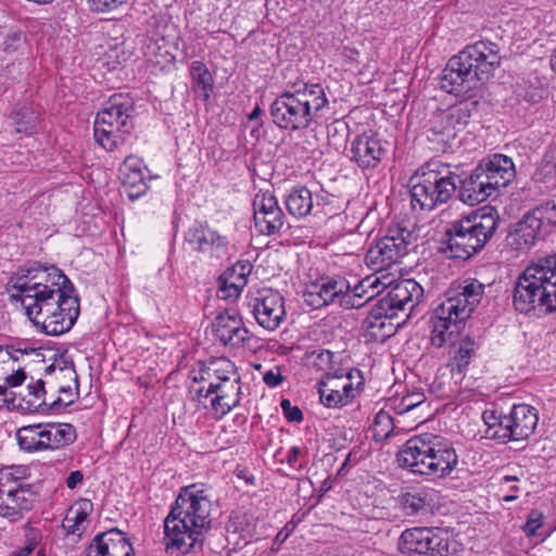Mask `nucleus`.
Returning <instances> with one entry per match:
<instances>
[{
  "mask_svg": "<svg viewBox=\"0 0 556 556\" xmlns=\"http://www.w3.org/2000/svg\"><path fill=\"white\" fill-rule=\"evenodd\" d=\"M497 223L498 215L493 208L453 222L446 230V251L451 257L469 258L490 240Z\"/></svg>",
  "mask_w": 556,
  "mask_h": 556,
  "instance_id": "6e6552de",
  "label": "nucleus"
},
{
  "mask_svg": "<svg viewBox=\"0 0 556 556\" xmlns=\"http://www.w3.org/2000/svg\"><path fill=\"white\" fill-rule=\"evenodd\" d=\"M283 380H285V377L282 376L279 367H273L263 374V381L269 388L278 387L279 384H281L283 382Z\"/></svg>",
  "mask_w": 556,
  "mask_h": 556,
  "instance_id": "5fc2aeb1",
  "label": "nucleus"
},
{
  "mask_svg": "<svg viewBox=\"0 0 556 556\" xmlns=\"http://www.w3.org/2000/svg\"><path fill=\"white\" fill-rule=\"evenodd\" d=\"M12 118L15 123V131L18 134L30 135L37 130L38 117L28 106H22L16 110Z\"/></svg>",
  "mask_w": 556,
  "mask_h": 556,
  "instance_id": "ea45409f",
  "label": "nucleus"
},
{
  "mask_svg": "<svg viewBox=\"0 0 556 556\" xmlns=\"http://www.w3.org/2000/svg\"><path fill=\"white\" fill-rule=\"evenodd\" d=\"M86 556H134L126 534L117 529L98 534L86 551Z\"/></svg>",
  "mask_w": 556,
  "mask_h": 556,
  "instance_id": "393cba45",
  "label": "nucleus"
},
{
  "mask_svg": "<svg viewBox=\"0 0 556 556\" xmlns=\"http://www.w3.org/2000/svg\"><path fill=\"white\" fill-rule=\"evenodd\" d=\"M386 287H380L381 291L390 288L386 295L378 300L367 318L368 328H384V319H393L403 315L409 317L415 306L424 295L422 287L414 279H402L393 281L386 276Z\"/></svg>",
  "mask_w": 556,
  "mask_h": 556,
  "instance_id": "9d476101",
  "label": "nucleus"
},
{
  "mask_svg": "<svg viewBox=\"0 0 556 556\" xmlns=\"http://www.w3.org/2000/svg\"><path fill=\"white\" fill-rule=\"evenodd\" d=\"M352 160L361 167H375L386 153L382 140L374 135L358 136L351 147Z\"/></svg>",
  "mask_w": 556,
  "mask_h": 556,
  "instance_id": "cd10ccee",
  "label": "nucleus"
},
{
  "mask_svg": "<svg viewBox=\"0 0 556 556\" xmlns=\"http://www.w3.org/2000/svg\"><path fill=\"white\" fill-rule=\"evenodd\" d=\"M211 508L207 488L199 484L182 488L164 520L166 551L180 554L191 552L210 528Z\"/></svg>",
  "mask_w": 556,
  "mask_h": 556,
  "instance_id": "f03ea898",
  "label": "nucleus"
},
{
  "mask_svg": "<svg viewBox=\"0 0 556 556\" xmlns=\"http://www.w3.org/2000/svg\"><path fill=\"white\" fill-rule=\"evenodd\" d=\"M84 475L80 470H75L70 473L66 479V486L68 489H75L79 483L83 482Z\"/></svg>",
  "mask_w": 556,
  "mask_h": 556,
  "instance_id": "13d9d810",
  "label": "nucleus"
},
{
  "mask_svg": "<svg viewBox=\"0 0 556 556\" xmlns=\"http://www.w3.org/2000/svg\"><path fill=\"white\" fill-rule=\"evenodd\" d=\"M482 419L486 426L485 435L490 439L502 441V422L504 415H497L494 410H485L482 414Z\"/></svg>",
  "mask_w": 556,
  "mask_h": 556,
  "instance_id": "de8ad7c7",
  "label": "nucleus"
},
{
  "mask_svg": "<svg viewBox=\"0 0 556 556\" xmlns=\"http://www.w3.org/2000/svg\"><path fill=\"white\" fill-rule=\"evenodd\" d=\"M426 401L424 392H410L400 399H393L388 404L390 409H393L396 414L402 415L422 405Z\"/></svg>",
  "mask_w": 556,
  "mask_h": 556,
  "instance_id": "a19ab883",
  "label": "nucleus"
},
{
  "mask_svg": "<svg viewBox=\"0 0 556 556\" xmlns=\"http://www.w3.org/2000/svg\"><path fill=\"white\" fill-rule=\"evenodd\" d=\"M132 106V100L128 96L114 94L97 114L93 125L94 139L106 151L117 149L130 132Z\"/></svg>",
  "mask_w": 556,
  "mask_h": 556,
  "instance_id": "9b49d317",
  "label": "nucleus"
},
{
  "mask_svg": "<svg viewBox=\"0 0 556 556\" xmlns=\"http://www.w3.org/2000/svg\"><path fill=\"white\" fill-rule=\"evenodd\" d=\"M187 241L193 250L217 256L226 253L228 245L227 238L207 225L191 228L188 231Z\"/></svg>",
  "mask_w": 556,
  "mask_h": 556,
  "instance_id": "a878e982",
  "label": "nucleus"
},
{
  "mask_svg": "<svg viewBox=\"0 0 556 556\" xmlns=\"http://www.w3.org/2000/svg\"><path fill=\"white\" fill-rule=\"evenodd\" d=\"M201 386L194 390L197 401L216 418H222L241 401V378L228 358L211 361L202 370Z\"/></svg>",
  "mask_w": 556,
  "mask_h": 556,
  "instance_id": "423d86ee",
  "label": "nucleus"
},
{
  "mask_svg": "<svg viewBox=\"0 0 556 556\" xmlns=\"http://www.w3.org/2000/svg\"><path fill=\"white\" fill-rule=\"evenodd\" d=\"M45 386L50 407H65L78 397V377L74 364L65 355L54 357L45 368Z\"/></svg>",
  "mask_w": 556,
  "mask_h": 556,
  "instance_id": "ddd939ff",
  "label": "nucleus"
},
{
  "mask_svg": "<svg viewBox=\"0 0 556 556\" xmlns=\"http://www.w3.org/2000/svg\"><path fill=\"white\" fill-rule=\"evenodd\" d=\"M43 450H56L73 443L76 431L70 424H43Z\"/></svg>",
  "mask_w": 556,
  "mask_h": 556,
  "instance_id": "72a5a7b5",
  "label": "nucleus"
},
{
  "mask_svg": "<svg viewBox=\"0 0 556 556\" xmlns=\"http://www.w3.org/2000/svg\"><path fill=\"white\" fill-rule=\"evenodd\" d=\"M478 167L483 172L482 175L492 182L496 192L501 188L507 187L516 174L513 160L504 154H493L484 159Z\"/></svg>",
  "mask_w": 556,
  "mask_h": 556,
  "instance_id": "bb28decb",
  "label": "nucleus"
},
{
  "mask_svg": "<svg viewBox=\"0 0 556 556\" xmlns=\"http://www.w3.org/2000/svg\"><path fill=\"white\" fill-rule=\"evenodd\" d=\"M26 538L25 545L20 551L14 552L12 556H27L34 551L37 545V534L34 531H29Z\"/></svg>",
  "mask_w": 556,
  "mask_h": 556,
  "instance_id": "4d7b16f0",
  "label": "nucleus"
},
{
  "mask_svg": "<svg viewBox=\"0 0 556 556\" xmlns=\"http://www.w3.org/2000/svg\"><path fill=\"white\" fill-rule=\"evenodd\" d=\"M501 64L496 43L485 40L467 46L450 59L442 72L441 88L448 93L465 96L489 79Z\"/></svg>",
  "mask_w": 556,
  "mask_h": 556,
  "instance_id": "7ed1b4c3",
  "label": "nucleus"
},
{
  "mask_svg": "<svg viewBox=\"0 0 556 556\" xmlns=\"http://www.w3.org/2000/svg\"><path fill=\"white\" fill-rule=\"evenodd\" d=\"M252 271L249 262H237L219 277V292L223 299H237L248 282Z\"/></svg>",
  "mask_w": 556,
  "mask_h": 556,
  "instance_id": "7c9ffc66",
  "label": "nucleus"
},
{
  "mask_svg": "<svg viewBox=\"0 0 556 556\" xmlns=\"http://www.w3.org/2000/svg\"><path fill=\"white\" fill-rule=\"evenodd\" d=\"M290 532H291V529L289 528V525H287L285 527V529L276 535L274 545H277V547L274 546L273 549H278L279 545L282 544L288 539V536L290 535Z\"/></svg>",
  "mask_w": 556,
  "mask_h": 556,
  "instance_id": "bf43d9fd",
  "label": "nucleus"
},
{
  "mask_svg": "<svg viewBox=\"0 0 556 556\" xmlns=\"http://www.w3.org/2000/svg\"><path fill=\"white\" fill-rule=\"evenodd\" d=\"M43 424L29 425L20 428L16 439L20 446L27 452L42 451Z\"/></svg>",
  "mask_w": 556,
  "mask_h": 556,
  "instance_id": "4c0bfd02",
  "label": "nucleus"
},
{
  "mask_svg": "<svg viewBox=\"0 0 556 556\" xmlns=\"http://www.w3.org/2000/svg\"><path fill=\"white\" fill-rule=\"evenodd\" d=\"M127 58L128 54L123 47L114 46L105 51L98 60V64L100 67H104L111 72L122 66L127 61Z\"/></svg>",
  "mask_w": 556,
  "mask_h": 556,
  "instance_id": "a18cd8bd",
  "label": "nucleus"
},
{
  "mask_svg": "<svg viewBox=\"0 0 556 556\" xmlns=\"http://www.w3.org/2000/svg\"><path fill=\"white\" fill-rule=\"evenodd\" d=\"M317 204L324 206L325 216L333 217L341 212L338 198L328 193L319 194Z\"/></svg>",
  "mask_w": 556,
  "mask_h": 556,
  "instance_id": "3c124183",
  "label": "nucleus"
},
{
  "mask_svg": "<svg viewBox=\"0 0 556 556\" xmlns=\"http://www.w3.org/2000/svg\"><path fill=\"white\" fill-rule=\"evenodd\" d=\"M510 490L518 491V486L514 485V486L510 488Z\"/></svg>",
  "mask_w": 556,
  "mask_h": 556,
  "instance_id": "774afa93",
  "label": "nucleus"
},
{
  "mask_svg": "<svg viewBox=\"0 0 556 556\" xmlns=\"http://www.w3.org/2000/svg\"><path fill=\"white\" fill-rule=\"evenodd\" d=\"M311 91H296L277 98L270 109L274 123L281 128L307 127L311 123Z\"/></svg>",
  "mask_w": 556,
  "mask_h": 556,
  "instance_id": "f3484780",
  "label": "nucleus"
},
{
  "mask_svg": "<svg viewBox=\"0 0 556 556\" xmlns=\"http://www.w3.org/2000/svg\"><path fill=\"white\" fill-rule=\"evenodd\" d=\"M340 325L339 318L337 316H328L323 318L318 323V336L323 342H329L332 337L336 328Z\"/></svg>",
  "mask_w": 556,
  "mask_h": 556,
  "instance_id": "8fccbe9b",
  "label": "nucleus"
},
{
  "mask_svg": "<svg viewBox=\"0 0 556 556\" xmlns=\"http://www.w3.org/2000/svg\"><path fill=\"white\" fill-rule=\"evenodd\" d=\"M452 346L455 349L453 366H456L458 370L462 371L469 364L471 355L475 351V343L466 337L459 341L456 339L455 344Z\"/></svg>",
  "mask_w": 556,
  "mask_h": 556,
  "instance_id": "37998d69",
  "label": "nucleus"
},
{
  "mask_svg": "<svg viewBox=\"0 0 556 556\" xmlns=\"http://www.w3.org/2000/svg\"><path fill=\"white\" fill-rule=\"evenodd\" d=\"M337 370H344L341 368L339 363V356H336L329 350H321L315 356V372H320V375L334 374Z\"/></svg>",
  "mask_w": 556,
  "mask_h": 556,
  "instance_id": "c03bdc74",
  "label": "nucleus"
},
{
  "mask_svg": "<svg viewBox=\"0 0 556 556\" xmlns=\"http://www.w3.org/2000/svg\"><path fill=\"white\" fill-rule=\"evenodd\" d=\"M289 213L295 217H305L313 208V195L305 187L293 189L286 201Z\"/></svg>",
  "mask_w": 556,
  "mask_h": 556,
  "instance_id": "e433bc0d",
  "label": "nucleus"
},
{
  "mask_svg": "<svg viewBox=\"0 0 556 556\" xmlns=\"http://www.w3.org/2000/svg\"><path fill=\"white\" fill-rule=\"evenodd\" d=\"M315 309L332 303L336 299H341L349 290V285L341 277L320 278L315 280Z\"/></svg>",
  "mask_w": 556,
  "mask_h": 556,
  "instance_id": "473e14b6",
  "label": "nucleus"
},
{
  "mask_svg": "<svg viewBox=\"0 0 556 556\" xmlns=\"http://www.w3.org/2000/svg\"><path fill=\"white\" fill-rule=\"evenodd\" d=\"M539 421L538 412L528 404H515L502 422V442L528 439Z\"/></svg>",
  "mask_w": 556,
  "mask_h": 556,
  "instance_id": "6ab92c4d",
  "label": "nucleus"
},
{
  "mask_svg": "<svg viewBox=\"0 0 556 556\" xmlns=\"http://www.w3.org/2000/svg\"><path fill=\"white\" fill-rule=\"evenodd\" d=\"M549 63L552 70L556 73V52L552 54Z\"/></svg>",
  "mask_w": 556,
  "mask_h": 556,
  "instance_id": "0e129e2a",
  "label": "nucleus"
},
{
  "mask_svg": "<svg viewBox=\"0 0 556 556\" xmlns=\"http://www.w3.org/2000/svg\"><path fill=\"white\" fill-rule=\"evenodd\" d=\"M190 76L194 92L207 100L213 91L214 79L206 65L193 61L190 65Z\"/></svg>",
  "mask_w": 556,
  "mask_h": 556,
  "instance_id": "c9c22d12",
  "label": "nucleus"
},
{
  "mask_svg": "<svg viewBox=\"0 0 556 556\" xmlns=\"http://www.w3.org/2000/svg\"><path fill=\"white\" fill-rule=\"evenodd\" d=\"M483 292L484 286L477 280L447 291L445 300L434 309L431 318L433 346L455 344L462 324L480 303Z\"/></svg>",
  "mask_w": 556,
  "mask_h": 556,
  "instance_id": "0eeeda50",
  "label": "nucleus"
},
{
  "mask_svg": "<svg viewBox=\"0 0 556 556\" xmlns=\"http://www.w3.org/2000/svg\"><path fill=\"white\" fill-rule=\"evenodd\" d=\"M542 526V515L538 513H532L526 525L523 526V531L528 536H532L535 534L536 530Z\"/></svg>",
  "mask_w": 556,
  "mask_h": 556,
  "instance_id": "6e6d98bb",
  "label": "nucleus"
},
{
  "mask_svg": "<svg viewBox=\"0 0 556 556\" xmlns=\"http://www.w3.org/2000/svg\"><path fill=\"white\" fill-rule=\"evenodd\" d=\"M533 211L542 222L543 227L546 225L556 226V198L536 206Z\"/></svg>",
  "mask_w": 556,
  "mask_h": 556,
  "instance_id": "09e8293b",
  "label": "nucleus"
},
{
  "mask_svg": "<svg viewBox=\"0 0 556 556\" xmlns=\"http://www.w3.org/2000/svg\"><path fill=\"white\" fill-rule=\"evenodd\" d=\"M92 511V503L89 500L76 501L67 510L63 520L66 532L80 535L88 526V517Z\"/></svg>",
  "mask_w": 556,
  "mask_h": 556,
  "instance_id": "f704fd0d",
  "label": "nucleus"
},
{
  "mask_svg": "<svg viewBox=\"0 0 556 556\" xmlns=\"http://www.w3.org/2000/svg\"><path fill=\"white\" fill-rule=\"evenodd\" d=\"M482 174L483 172L477 166L472 173L462 181L460 199L464 203L473 206L496 193L492 182Z\"/></svg>",
  "mask_w": 556,
  "mask_h": 556,
  "instance_id": "c756f323",
  "label": "nucleus"
},
{
  "mask_svg": "<svg viewBox=\"0 0 556 556\" xmlns=\"http://www.w3.org/2000/svg\"><path fill=\"white\" fill-rule=\"evenodd\" d=\"M321 97L315 98V110H320L326 103L327 99L325 98L324 91L320 90Z\"/></svg>",
  "mask_w": 556,
  "mask_h": 556,
  "instance_id": "052dcab7",
  "label": "nucleus"
},
{
  "mask_svg": "<svg viewBox=\"0 0 556 556\" xmlns=\"http://www.w3.org/2000/svg\"><path fill=\"white\" fill-rule=\"evenodd\" d=\"M397 463L409 472L432 481L450 476L458 465V456L446 439L422 433L406 441L397 453Z\"/></svg>",
  "mask_w": 556,
  "mask_h": 556,
  "instance_id": "20e7f679",
  "label": "nucleus"
},
{
  "mask_svg": "<svg viewBox=\"0 0 556 556\" xmlns=\"http://www.w3.org/2000/svg\"><path fill=\"white\" fill-rule=\"evenodd\" d=\"M28 359L43 362L42 350L35 348L10 350L0 346V395L8 388L18 387L26 380Z\"/></svg>",
  "mask_w": 556,
  "mask_h": 556,
  "instance_id": "a211bd4d",
  "label": "nucleus"
},
{
  "mask_svg": "<svg viewBox=\"0 0 556 556\" xmlns=\"http://www.w3.org/2000/svg\"><path fill=\"white\" fill-rule=\"evenodd\" d=\"M387 285L386 275L366 277L354 288L352 294L348 291L344 293L343 305L361 307L366 302L380 294V287H386Z\"/></svg>",
  "mask_w": 556,
  "mask_h": 556,
  "instance_id": "2f4dec72",
  "label": "nucleus"
},
{
  "mask_svg": "<svg viewBox=\"0 0 556 556\" xmlns=\"http://www.w3.org/2000/svg\"><path fill=\"white\" fill-rule=\"evenodd\" d=\"M513 303L522 314L556 311V255L539 258L526 267L516 282Z\"/></svg>",
  "mask_w": 556,
  "mask_h": 556,
  "instance_id": "39448f33",
  "label": "nucleus"
},
{
  "mask_svg": "<svg viewBox=\"0 0 556 556\" xmlns=\"http://www.w3.org/2000/svg\"><path fill=\"white\" fill-rule=\"evenodd\" d=\"M126 0H88L89 7L96 12H109L124 4Z\"/></svg>",
  "mask_w": 556,
  "mask_h": 556,
  "instance_id": "603ef678",
  "label": "nucleus"
},
{
  "mask_svg": "<svg viewBox=\"0 0 556 556\" xmlns=\"http://www.w3.org/2000/svg\"><path fill=\"white\" fill-rule=\"evenodd\" d=\"M213 332L223 344L231 346L242 345L249 334L236 309L219 313L213 321Z\"/></svg>",
  "mask_w": 556,
  "mask_h": 556,
  "instance_id": "b1692460",
  "label": "nucleus"
},
{
  "mask_svg": "<svg viewBox=\"0 0 556 556\" xmlns=\"http://www.w3.org/2000/svg\"><path fill=\"white\" fill-rule=\"evenodd\" d=\"M24 408L30 412L38 410L40 407L49 406V395L47 394V386L43 380H38L36 383L27 386V394L24 395Z\"/></svg>",
  "mask_w": 556,
  "mask_h": 556,
  "instance_id": "58836bf2",
  "label": "nucleus"
},
{
  "mask_svg": "<svg viewBox=\"0 0 556 556\" xmlns=\"http://www.w3.org/2000/svg\"><path fill=\"white\" fill-rule=\"evenodd\" d=\"M458 181V176L450 165L439 161L427 163L410 179L413 207L431 211L446 203L454 194Z\"/></svg>",
  "mask_w": 556,
  "mask_h": 556,
  "instance_id": "1a4fd4ad",
  "label": "nucleus"
},
{
  "mask_svg": "<svg viewBox=\"0 0 556 556\" xmlns=\"http://www.w3.org/2000/svg\"><path fill=\"white\" fill-rule=\"evenodd\" d=\"M154 49H155V45H149L147 47V52H146V55L149 58L150 61L152 62H155V63H160L161 61L155 59L153 60V56H154Z\"/></svg>",
  "mask_w": 556,
  "mask_h": 556,
  "instance_id": "680f3d73",
  "label": "nucleus"
},
{
  "mask_svg": "<svg viewBox=\"0 0 556 556\" xmlns=\"http://www.w3.org/2000/svg\"><path fill=\"white\" fill-rule=\"evenodd\" d=\"M355 376L361 378L357 370H337L334 374L319 375V402L327 408H341L349 405L358 394L362 381L354 382Z\"/></svg>",
  "mask_w": 556,
  "mask_h": 556,
  "instance_id": "dca6fc26",
  "label": "nucleus"
},
{
  "mask_svg": "<svg viewBox=\"0 0 556 556\" xmlns=\"http://www.w3.org/2000/svg\"><path fill=\"white\" fill-rule=\"evenodd\" d=\"M254 317L267 330L277 329L286 316L283 298L271 289L257 291L252 300Z\"/></svg>",
  "mask_w": 556,
  "mask_h": 556,
  "instance_id": "4be33fe9",
  "label": "nucleus"
},
{
  "mask_svg": "<svg viewBox=\"0 0 556 556\" xmlns=\"http://www.w3.org/2000/svg\"><path fill=\"white\" fill-rule=\"evenodd\" d=\"M394 431L393 418L389 410H379L372 422V435L376 441L388 439Z\"/></svg>",
  "mask_w": 556,
  "mask_h": 556,
  "instance_id": "79ce46f5",
  "label": "nucleus"
},
{
  "mask_svg": "<svg viewBox=\"0 0 556 556\" xmlns=\"http://www.w3.org/2000/svg\"><path fill=\"white\" fill-rule=\"evenodd\" d=\"M542 228V222L532 210L516 224L515 229L507 237V242L516 250L527 251L534 245Z\"/></svg>",
  "mask_w": 556,
  "mask_h": 556,
  "instance_id": "c85d7f7f",
  "label": "nucleus"
},
{
  "mask_svg": "<svg viewBox=\"0 0 556 556\" xmlns=\"http://www.w3.org/2000/svg\"><path fill=\"white\" fill-rule=\"evenodd\" d=\"M399 549L402 553L452 556L458 551V543L448 531L441 528H413L400 536Z\"/></svg>",
  "mask_w": 556,
  "mask_h": 556,
  "instance_id": "4468645a",
  "label": "nucleus"
},
{
  "mask_svg": "<svg viewBox=\"0 0 556 556\" xmlns=\"http://www.w3.org/2000/svg\"><path fill=\"white\" fill-rule=\"evenodd\" d=\"M401 504L406 515H416L427 505L426 494L407 492L402 495Z\"/></svg>",
  "mask_w": 556,
  "mask_h": 556,
  "instance_id": "49530a36",
  "label": "nucleus"
},
{
  "mask_svg": "<svg viewBox=\"0 0 556 556\" xmlns=\"http://www.w3.org/2000/svg\"><path fill=\"white\" fill-rule=\"evenodd\" d=\"M280 405L288 421L299 422L302 420L301 409L298 406H293L289 400H282Z\"/></svg>",
  "mask_w": 556,
  "mask_h": 556,
  "instance_id": "864d4df0",
  "label": "nucleus"
},
{
  "mask_svg": "<svg viewBox=\"0 0 556 556\" xmlns=\"http://www.w3.org/2000/svg\"><path fill=\"white\" fill-rule=\"evenodd\" d=\"M253 216L256 229L267 236L277 233L285 224V214L269 191H260L255 194Z\"/></svg>",
  "mask_w": 556,
  "mask_h": 556,
  "instance_id": "412c9836",
  "label": "nucleus"
},
{
  "mask_svg": "<svg viewBox=\"0 0 556 556\" xmlns=\"http://www.w3.org/2000/svg\"><path fill=\"white\" fill-rule=\"evenodd\" d=\"M517 478L516 477H511V476H505L503 478V483H509V482H513V481H516Z\"/></svg>",
  "mask_w": 556,
  "mask_h": 556,
  "instance_id": "69168bd1",
  "label": "nucleus"
},
{
  "mask_svg": "<svg viewBox=\"0 0 556 556\" xmlns=\"http://www.w3.org/2000/svg\"><path fill=\"white\" fill-rule=\"evenodd\" d=\"M516 498H517V495H511V494H509V495H505V496L503 497V500H504V501H506V502L514 501V500H516Z\"/></svg>",
  "mask_w": 556,
  "mask_h": 556,
  "instance_id": "338daca9",
  "label": "nucleus"
},
{
  "mask_svg": "<svg viewBox=\"0 0 556 556\" xmlns=\"http://www.w3.org/2000/svg\"><path fill=\"white\" fill-rule=\"evenodd\" d=\"M26 476L25 467L0 469V516L15 520L31 508L33 493L22 483Z\"/></svg>",
  "mask_w": 556,
  "mask_h": 556,
  "instance_id": "f8f14e48",
  "label": "nucleus"
},
{
  "mask_svg": "<svg viewBox=\"0 0 556 556\" xmlns=\"http://www.w3.org/2000/svg\"><path fill=\"white\" fill-rule=\"evenodd\" d=\"M9 291L34 326L48 336L70 331L78 318L79 301L73 285L55 266H21L9 280Z\"/></svg>",
  "mask_w": 556,
  "mask_h": 556,
  "instance_id": "f257e3e1",
  "label": "nucleus"
},
{
  "mask_svg": "<svg viewBox=\"0 0 556 556\" xmlns=\"http://www.w3.org/2000/svg\"><path fill=\"white\" fill-rule=\"evenodd\" d=\"M470 112L467 102L437 111L431 119V131L438 141L448 143L468 123Z\"/></svg>",
  "mask_w": 556,
  "mask_h": 556,
  "instance_id": "aec40b11",
  "label": "nucleus"
},
{
  "mask_svg": "<svg viewBox=\"0 0 556 556\" xmlns=\"http://www.w3.org/2000/svg\"><path fill=\"white\" fill-rule=\"evenodd\" d=\"M148 167L143 160L136 156H127L119 167V179L129 199L136 200L143 195L148 186Z\"/></svg>",
  "mask_w": 556,
  "mask_h": 556,
  "instance_id": "5701e85b",
  "label": "nucleus"
},
{
  "mask_svg": "<svg viewBox=\"0 0 556 556\" xmlns=\"http://www.w3.org/2000/svg\"><path fill=\"white\" fill-rule=\"evenodd\" d=\"M414 239V235L406 227L401 225L391 226L386 236L368 250L366 254L367 265L377 273L391 268L407 254Z\"/></svg>",
  "mask_w": 556,
  "mask_h": 556,
  "instance_id": "2eb2a0df",
  "label": "nucleus"
},
{
  "mask_svg": "<svg viewBox=\"0 0 556 556\" xmlns=\"http://www.w3.org/2000/svg\"><path fill=\"white\" fill-rule=\"evenodd\" d=\"M261 109L258 106H256L250 114H249V118L250 119H256L260 115H261Z\"/></svg>",
  "mask_w": 556,
  "mask_h": 556,
  "instance_id": "e2e57ef3",
  "label": "nucleus"
}]
</instances>
